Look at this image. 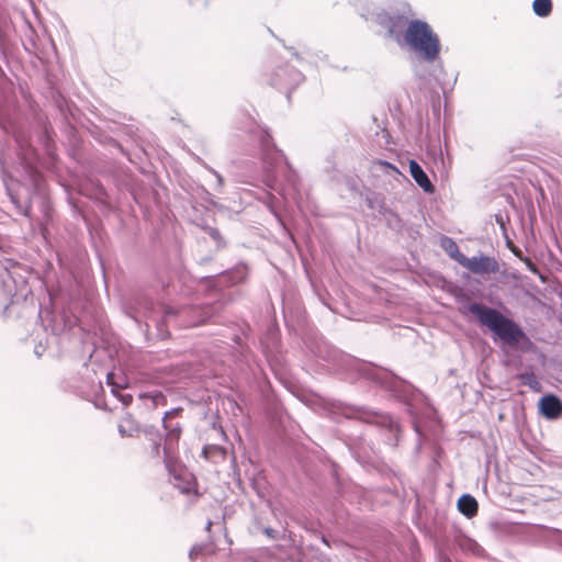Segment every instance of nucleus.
<instances>
[{
    "label": "nucleus",
    "instance_id": "obj_23",
    "mask_svg": "<svg viewBox=\"0 0 562 562\" xmlns=\"http://www.w3.org/2000/svg\"><path fill=\"white\" fill-rule=\"evenodd\" d=\"M532 11L539 18H547L552 12V1L551 0H533Z\"/></svg>",
    "mask_w": 562,
    "mask_h": 562
},
{
    "label": "nucleus",
    "instance_id": "obj_36",
    "mask_svg": "<svg viewBox=\"0 0 562 562\" xmlns=\"http://www.w3.org/2000/svg\"><path fill=\"white\" fill-rule=\"evenodd\" d=\"M322 542L329 547L328 540L324 536L322 537Z\"/></svg>",
    "mask_w": 562,
    "mask_h": 562
},
{
    "label": "nucleus",
    "instance_id": "obj_28",
    "mask_svg": "<svg viewBox=\"0 0 562 562\" xmlns=\"http://www.w3.org/2000/svg\"><path fill=\"white\" fill-rule=\"evenodd\" d=\"M207 233H209L210 237L216 241L218 247H221L224 244L222 235L217 228L210 227V228H207Z\"/></svg>",
    "mask_w": 562,
    "mask_h": 562
},
{
    "label": "nucleus",
    "instance_id": "obj_29",
    "mask_svg": "<svg viewBox=\"0 0 562 562\" xmlns=\"http://www.w3.org/2000/svg\"><path fill=\"white\" fill-rule=\"evenodd\" d=\"M205 168L212 173L214 175V177L216 178V190H221L224 186V179L223 177L215 170L213 169L212 167L205 165Z\"/></svg>",
    "mask_w": 562,
    "mask_h": 562
},
{
    "label": "nucleus",
    "instance_id": "obj_19",
    "mask_svg": "<svg viewBox=\"0 0 562 562\" xmlns=\"http://www.w3.org/2000/svg\"><path fill=\"white\" fill-rule=\"evenodd\" d=\"M162 427L166 430V443L164 447L165 453L168 452V450L178 442L180 436H181V427L179 424L176 426H172L168 424L167 420L162 419Z\"/></svg>",
    "mask_w": 562,
    "mask_h": 562
},
{
    "label": "nucleus",
    "instance_id": "obj_14",
    "mask_svg": "<svg viewBox=\"0 0 562 562\" xmlns=\"http://www.w3.org/2000/svg\"><path fill=\"white\" fill-rule=\"evenodd\" d=\"M170 474L173 477L175 487H177L182 494H191L195 492L196 483L191 474L171 471Z\"/></svg>",
    "mask_w": 562,
    "mask_h": 562
},
{
    "label": "nucleus",
    "instance_id": "obj_21",
    "mask_svg": "<svg viewBox=\"0 0 562 562\" xmlns=\"http://www.w3.org/2000/svg\"><path fill=\"white\" fill-rule=\"evenodd\" d=\"M441 246L452 259L461 265V261H463L465 256L460 251L457 243L452 238L447 236L442 237Z\"/></svg>",
    "mask_w": 562,
    "mask_h": 562
},
{
    "label": "nucleus",
    "instance_id": "obj_12",
    "mask_svg": "<svg viewBox=\"0 0 562 562\" xmlns=\"http://www.w3.org/2000/svg\"><path fill=\"white\" fill-rule=\"evenodd\" d=\"M456 544L462 552H464L467 554H471L475 558L486 559L488 557L486 551L484 550V548L480 543H477L474 539H472L468 536H464V535L458 536L456 538Z\"/></svg>",
    "mask_w": 562,
    "mask_h": 562
},
{
    "label": "nucleus",
    "instance_id": "obj_9",
    "mask_svg": "<svg viewBox=\"0 0 562 562\" xmlns=\"http://www.w3.org/2000/svg\"><path fill=\"white\" fill-rule=\"evenodd\" d=\"M460 266L474 274H490L499 271L497 260L486 255L473 256L470 258L465 256Z\"/></svg>",
    "mask_w": 562,
    "mask_h": 562
},
{
    "label": "nucleus",
    "instance_id": "obj_2",
    "mask_svg": "<svg viewBox=\"0 0 562 562\" xmlns=\"http://www.w3.org/2000/svg\"><path fill=\"white\" fill-rule=\"evenodd\" d=\"M401 47H406L416 57L412 70L416 78L430 83L439 82L443 74L440 58L441 42L432 26L425 20H411Z\"/></svg>",
    "mask_w": 562,
    "mask_h": 562
},
{
    "label": "nucleus",
    "instance_id": "obj_16",
    "mask_svg": "<svg viewBox=\"0 0 562 562\" xmlns=\"http://www.w3.org/2000/svg\"><path fill=\"white\" fill-rule=\"evenodd\" d=\"M248 276V268L245 263H238L234 268L221 272L223 280L229 284H237L246 280Z\"/></svg>",
    "mask_w": 562,
    "mask_h": 562
},
{
    "label": "nucleus",
    "instance_id": "obj_34",
    "mask_svg": "<svg viewBox=\"0 0 562 562\" xmlns=\"http://www.w3.org/2000/svg\"><path fill=\"white\" fill-rule=\"evenodd\" d=\"M159 443H154V447H153V451L154 453L158 454L159 453Z\"/></svg>",
    "mask_w": 562,
    "mask_h": 562
},
{
    "label": "nucleus",
    "instance_id": "obj_4",
    "mask_svg": "<svg viewBox=\"0 0 562 562\" xmlns=\"http://www.w3.org/2000/svg\"><path fill=\"white\" fill-rule=\"evenodd\" d=\"M338 357L337 351H328L327 357H324L328 361H336ZM341 362L346 368L357 371L361 376L370 379L381 386L385 387L391 394L397 400L406 403L411 406V401L416 396L418 390L415 389L409 382L395 375L393 372L376 368L372 363H367L355 359L350 356L339 355Z\"/></svg>",
    "mask_w": 562,
    "mask_h": 562
},
{
    "label": "nucleus",
    "instance_id": "obj_31",
    "mask_svg": "<svg viewBox=\"0 0 562 562\" xmlns=\"http://www.w3.org/2000/svg\"><path fill=\"white\" fill-rule=\"evenodd\" d=\"M182 411V408L180 407H177V408H172L171 411H168L165 413V416L162 419L167 420L168 418H171V417H175L177 416L180 412Z\"/></svg>",
    "mask_w": 562,
    "mask_h": 562
},
{
    "label": "nucleus",
    "instance_id": "obj_38",
    "mask_svg": "<svg viewBox=\"0 0 562 562\" xmlns=\"http://www.w3.org/2000/svg\"><path fill=\"white\" fill-rule=\"evenodd\" d=\"M211 526H212V522L209 521L207 525H206V529L209 530L211 528Z\"/></svg>",
    "mask_w": 562,
    "mask_h": 562
},
{
    "label": "nucleus",
    "instance_id": "obj_6",
    "mask_svg": "<svg viewBox=\"0 0 562 562\" xmlns=\"http://www.w3.org/2000/svg\"><path fill=\"white\" fill-rule=\"evenodd\" d=\"M330 414L333 418L344 416L346 418H358L362 422L376 425L382 430V437L386 445L395 448L398 443L401 428L394 418L384 413H380L363 406H352L341 402L330 404Z\"/></svg>",
    "mask_w": 562,
    "mask_h": 562
},
{
    "label": "nucleus",
    "instance_id": "obj_10",
    "mask_svg": "<svg viewBox=\"0 0 562 562\" xmlns=\"http://www.w3.org/2000/svg\"><path fill=\"white\" fill-rule=\"evenodd\" d=\"M539 414L548 420H555L562 415V401L553 393L540 397L538 402Z\"/></svg>",
    "mask_w": 562,
    "mask_h": 562
},
{
    "label": "nucleus",
    "instance_id": "obj_35",
    "mask_svg": "<svg viewBox=\"0 0 562 562\" xmlns=\"http://www.w3.org/2000/svg\"><path fill=\"white\" fill-rule=\"evenodd\" d=\"M293 56L297 59V60H302L300 54L297 52H294L293 50Z\"/></svg>",
    "mask_w": 562,
    "mask_h": 562
},
{
    "label": "nucleus",
    "instance_id": "obj_30",
    "mask_svg": "<svg viewBox=\"0 0 562 562\" xmlns=\"http://www.w3.org/2000/svg\"><path fill=\"white\" fill-rule=\"evenodd\" d=\"M366 201H367V204H368V206H369L370 209H372V210H375V209H376V204L379 203V200H378V198H376V196H370V195H368V196L366 198Z\"/></svg>",
    "mask_w": 562,
    "mask_h": 562
},
{
    "label": "nucleus",
    "instance_id": "obj_20",
    "mask_svg": "<svg viewBox=\"0 0 562 562\" xmlns=\"http://www.w3.org/2000/svg\"><path fill=\"white\" fill-rule=\"evenodd\" d=\"M227 450L217 445H206L202 449V456L207 459L212 460L213 462H217L218 460H225Z\"/></svg>",
    "mask_w": 562,
    "mask_h": 562
},
{
    "label": "nucleus",
    "instance_id": "obj_7",
    "mask_svg": "<svg viewBox=\"0 0 562 562\" xmlns=\"http://www.w3.org/2000/svg\"><path fill=\"white\" fill-rule=\"evenodd\" d=\"M260 149H261V159L263 165V180L268 188L279 191L280 182L276 175V167L278 166L281 157H284V154L281 149L277 147L273 142L272 136L267 132H262L260 138Z\"/></svg>",
    "mask_w": 562,
    "mask_h": 562
},
{
    "label": "nucleus",
    "instance_id": "obj_24",
    "mask_svg": "<svg viewBox=\"0 0 562 562\" xmlns=\"http://www.w3.org/2000/svg\"><path fill=\"white\" fill-rule=\"evenodd\" d=\"M518 379L533 392H541L542 385L533 372L518 374Z\"/></svg>",
    "mask_w": 562,
    "mask_h": 562
},
{
    "label": "nucleus",
    "instance_id": "obj_39",
    "mask_svg": "<svg viewBox=\"0 0 562 562\" xmlns=\"http://www.w3.org/2000/svg\"><path fill=\"white\" fill-rule=\"evenodd\" d=\"M415 431L419 434V429H418L417 425H415Z\"/></svg>",
    "mask_w": 562,
    "mask_h": 562
},
{
    "label": "nucleus",
    "instance_id": "obj_15",
    "mask_svg": "<svg viewBox=\"0 0 562 562\" xmlns=\"http://www.w3.org/2000/svg\"><path fill=\"white\" fill-rule=\"evenodd\" d=\"M139 431L140 427L136 419L130 413H125L119 424L121 437H136Z\"/></svg>",
    "mask_w": 562,
    "mask_h": 562
},
{
    "label": "nucleus",
    "instance_id": "obj_25",
    "mask_svg": "<svg viewBox=\"0 0 562 562\" xmlns=\"http://www.w3.org/2000/svg\"><path fill=\"white\" fill-rule=\"evenodd\" d=\"M50 127L48 125L43 126L42 135H41V143L44 146L46 153L48 156H53L54 150V142L50 135Z\"/></svg>",
    "mask_w": 562,
    "mask_h": 562
},
{
    "label": "nucleus",
    "instance_id": "obj_18",
    "mask_svg": "<svg viewBox=\"0 0 562 562\" xmlns=\"http://www.w3.org/2000/svg\"><path fill=\"white\" fill-rule=\"evenodd\" d=\"M106 383L111 386V393L123 404V406H128L132 403V394L122 392L125 386L114 381V373L110 372L106 374Z\"/></svg>",
    "mask_w": 562,
    "mask_h": 562
},
{
    "label": "nucleus",
    "instance_id": "obj_8",
    "mask_svg": "<svg viewBox=\"0 0 562 562\" xmlns=\"http://www.w3.org/2000/svg\"><path fill=\"white\" fill-rule=\"evenodd\" d=\"M375 21L385 30V37L394 41L401 47L409 27L408 16L396 10H382L376 14Z\"/></svg>",
    "mask_w": 562,
    "mask_h": 562
},
{
    "label": "nucleus",
    "instance_id": "obj_22",
    "mask_svg": "<svg viewBox=\"0 0 562 562\" xmlns=\"http://www.w3.org/2000/svg\"><path fill=\"white\" fill-rule=\"evenodd\" d=\"M281 159L284 160L283 180L288 187L295 189L299 183V175L285 156L281 157Z\"/></svg>",
    "mask_w": 562,
    "mask_h": 562
},
{
    "label": "nucleus",
    "instance_id": "obj_3",
    "mask_svg": "<svg viewBox=\"0 0 562 562\" xmlns=\"http://www.w3.org/2000/svg\"><path fill=\"white\" fill-rule=\"evenodd\" d=\"M136 314H131L135 322L139 323L140 317H145L147 322L154 323L159 330L162 325L172 316L186 315L191 316L187 326L193 327L202 325L211 321L223 307L222 303H207L199 307L176 310L171 306L156 305L148 297H140L136 301Z\"/></svg>",
    "mask_w": 562,
    "mask_h": 562
},
{
    "label": "nucleus",
    "instance_id": "obj_13",
    "mask_svg": "<svg viewBox=\"0 0 562 562\" xmlns=\"http://www.w3.org/2000/svg\"><path fill=\"white\" fill-rule=\"evenodd\" d=\"M409 172L414 181L426 193H432L435 191V186L431 183L429 177L424 171L422 166L414 159L409 160Z\"/></svg>",
    "mask_w": 562,
    "mask_h": 562
},
{
    "label": "nucleus",
    "instance_id": "obj_27",
    "mask_svg": "<svg viewBox=\"0 0 562 562\" xmlns=\"http://www.w3.org/2000/svg\"><path fill=\"white\" fill-rule=\"evenodd\" d=\"M256 526H257V529L262 531L268 538L273 539V540L278 539L279 532L277 530H274L273 528L262 527L259 524H256Z\"/></svg>",
    "mask_w": 562,
    "mask_h": 562
},
{
    "label": "nucleus",
    "instance_id": "obj_32",
    "mask_svg": "<svg viewBox=\"0 0 562 562\" xmlns=\"http://www.w3.org/2000/svg\"><path fill=\"white\" fill-rule=\"evenodd\" d=\"M378 164H379V165H381V166H383V167H385L386 169H391V170H393V171H395V172H398L397 168H396L393 164H391V162H389V161H385V160H379V161H378Z\"/></svg>",
    "mask_w": 562,
    "mask_h": 562
},
{
    "label": "nucleus",
    "instance_id": "obj_5",
    "mask_svg": "<svg viewBox=\"0 0 562 562\" xmlns=\"http://www.w3.org/2000/svg\"><path fill=\"white\" fill-rule=\"evenodd\" d=\"M468 310L504 345L517 347L522 341H529V338L521 326L512 318L502 314L498 310L479 302L470 303Z\"/></svg>",
    "mask_w": 562,
    "mask_h": 562
},
{
    "label": "nucleus",
    "instance_id": "obj_11",
    "mask_svg": "<svg viewBox=\"0 0 562 562\" xmlns=\"http://www.w3.org/2000/svg\"><path fill=\"white\" fill-rule=\"evenodd\" d=\"M304 80V75L293 68H279L274 72V77L271 79V86L277 88H284V87H296Z\"/></svg>",
    "mask_w": 562,
    "mask_h": 562
},
{
    "label": "nucleus",
    "instance_id": "obj_26",
    "mask_svg": "<svg viewBox=\"0 0 562 562\" xmlns=\"http://www.w3.org/2000/svg\"><path fill=\"white\" fill-rule=\"evenodd\" d=\"M205 550L204 544H194L189 551V559L191 562H194L196 558L202 554Z\"/></svg>",
    "mask_w": 562,
    "mask_h": 562
},
{
    "label": "nucleus",
    "instance_id": "obj_33",
    "mask_svg": "<svg viewBox=\"0 0 562 562\" xmlns=\"http://www.w3.org/2000/svg\"><path fill=\"white\" fill-rule=\"evenodd\" d=\"M495 221L497 224H499V226L505 229V221H504V217L502 214H496L495 215Z\"/></svg>",
    "mask_w": 562,
    "mask_h": 562
},
{
    "label": "nucleus",
    "instance_id": "obj_1",
    "mask_svg": "<svg viewBox=\"0 0 562 562\" xmlns=\"http://www.w3.org/2000/svg\"><path fill=\"white\" fill-rule=\"evenodd\" d=\"M13 138L16 145L15 170L19 173V178L15 181L20 189L14 191L10 186H7L10 201L20 214L31 218L32 200L38 196L44 203L45 215H48L45 181L37 167L38 154L31 144L30 135L25 131H14Z\"/></svg>",
    "mask_w": 562,
    "mask_h": 562
},
{
    "label": "nucleus",
    "instance_id": "obj_37",
    "mask_svg": "<svg viewBox=\"0 0 562 562\" xmlns=\"http://www.w3.org/2000/svg\"><path fill=\"white\" fill-rule=\"evenodd\" d=\"M240 562H256V561L254 559H251V558H246V559H244Z\"/></svg>",
    "mask_w": 562,
    "mask_h": 562
},
{
    "label": "nucleus",
    "instance_id": "obj_17",
    "mask_svg": "<svg viewBox=\"0 0 562 562\" xmlns=\"http://www.w3.org/2000/svg\"><path fill=\"white\" fill-rule=\"evenodd\" d=\"M457 506L459 512L467 518L474 517L479 508L477 501L470 494L461 495L458 499Z\"/></svg>",
    "mask_w": 562,
    "mask_h": 562
}]
</instances>
